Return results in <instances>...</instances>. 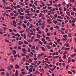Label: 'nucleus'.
Instances as JSON below:
<instances>
[{"mask_svg":"<svg viewBox=\"0 0 76 76\" xmlns=\"http://www.w3.org/2000/svg\"><path fill=\"white\" fill-rule=\"evenodd\" d=\"M22 50L23 52V54H26V52H27V50H26L25 48H23L22 49Z\"/></svg>","mask_w":76,"mask_h":76,"instance_id":"1","label":"nucleus"},{"mask_svg":"<svg viewBox=\"0 0 76 76\" xmlns=\"http://www.w3.org/2000/svg\"><path fill=\"white\" fill-rule=\"evenodd\" d=\"M64 45L66 47H69L70 46V44L69 43H66Z\"/></svg>","mask_w":76,"mask_h":76,"instance_id":"2","label":"nucleus"},{"mask_svg":"<svg viewBox=\"0 0 76 76\" xmlns=\"http://www.w3.org/2000/svg\"><path fill=\"white\" fill-rule=\"evenodd\" d=\"M39 18H41V17H43V16H44V15L43 14L40 13L39 14Z\"/></svg>","mask_w":76,"mask_h":76,"instance_id":"3","label":"nucleus"},{"mask_svg":"<svg viewBox=\"0 0 76 76\" xmlns=\"http://www.w3.org/2000/svg\"><path fill=\"white\" fill-rule=\"evenodd\" d=\"M12 22L14 24L13 26L15 27H16V22H15V21L13 20L12 21Z\"/></svg>","mask_w":76,"mask_h":76,"instance_id":"4","label":"nucleus"},{"mask_svg":"<svg viewBox=\"0 0 76 76\" xmlns=\"http://www.w3.org/2000/svg\"><path fill=\"white\" fill-rule=\"evenodd\" d=\"M75 56H76V53H74V54L73 55H70V57H72V58H73Z\"/></svg>","mask_w":76,"mask_h":76,"instance_id":"5","label":"nucleus"},{"mask_svg":"<svg viewBox=\"0 0 76 76\" xmlns=\"http://www.w3.org/2000/svg\"><path fill=\"white\" fill-rule=\"evenodd\" d=\"M12 53L13 55H15L16 54V51L15 50H12Z\"/></svg>","mask_w":76,"mask_h":76,"instance_id":"6","label":"nucleus"},{"mask_svg":"<svg viewBox=\"0 0 76 76\" xmlns=\"http://www.w3.org/2000/svg\"><path fill=\"white\" fill-rule=\"evenodd\" d=\"M47 22L48 23H49V24H51V22H50V20L49 19H47Z\"/></svg>","mask_w":76,"mask_h":76,"instance_id":"7","label":"nucleus"},{"mask_svg":"<svg viewBox=\"0 0 76 76\" xmlns=\"http://www.w3.org/2000/svg\"><path fill=\"white\" fill-rule=\"evenodd\" d=\"M53 23H54L55 24H56V23H57V22L56 20H54L53 21Z\"/></svg>","mask_w":76,"mask_h":76,"instance_id":"8","label":"nucleus"},{"mask_svg":"<svg viewBox=\"0 0 76 76\" xmlns=\"http://www.w3.org/2000/svg\"><path fill=\"white\" fill-rule=\"evenodd\" d=\"M19 66L17 64L15 65V69H19Z\"/></svg>","mask_w":76,"mask_h":76,"instance_id":"9","label":"nucleus"},{"mask_svg":"<svg viewBox=\"0 0 76 76\" xmlns=\"http://www.w3.org/2000/svg\"><path fill=\"white\" fill-rule=\"evenodd\" d=\"M20 19H21V20H22V19H23V16L22 15H21L20 16Z\"/></svg>","mask_w":76,"mask_h":76,"instance_id":"10","label":"nucleus"},{"mask_svg":"<svg viewBox=\"0 0 76 76\" xmlns=\"http://www.w3.org/2000/svg\"><path fill=\"white\" fill-rule=\"evenodd\" d=\"M39 39H36L34 40V42H37V41H39Z\"/></svg>","mask_w":76,"mask_h":76,"instance_id":"11","label":"nucleus"},{"mask_svg":"<svg viewBox=\"0 0 76 76\" xmlns=\"http://www.w3.org/2000/svg\"><path fill=\"white\" fill-rule=\"evenodd\" d=\"M58 18H59V19H63V18L61 17V16L60 15H58Z\"/></svg>","mask_w":76,"mask_h":76,"instance_id":"12","label":"nucleus"},{"mask_svg":"<svg viewBox=\"0 0 76 76\" xmlns=\"http://www.w3.org/2000/svg\"><path fill=\"white\" fill-rule=\"evenodd\" d=\"M63 37H64V38H67V34H65L63 35Z\"/></svg>","mask_w":76,"mask_h":76,"instance_id":"13","label":"nucleus"},{"mask_svg":"<svg viewBox=\"0 0 76 76\" xmlns=\"http://www.w3.org/2000/svg\"><path fill=\"white\" fill-rule=\"evenodd\" d=\"M54 28H56V29H59L60 27L58 26H56V27H54Z\"/></svg>","mask_w":76,"mask_h":76,"instance_id":"14","label":"nucleus"},{"mask_svg":"<svg viewBox=\"0 0 76 76\" xmlns=\"http://www.w3.org/2000/svg\"><path fill=\"white\" fill-rule=\"evenodd\" d=\"M57 21H59V22H61L63 21L62 20H60L59 19H57Z\"/></svg>","mask_w":76,"mask_h":76,"instance_id":"15","label":"nucleus"},{"mask_svg":"<svg viewBox=\"0 0 76 76\" xmlns=\"http://www.w3.org/2000/svg\"><path fill=\"white\" fill-rule=\"evenodd\" d=\"M41 48L43 51H45V48L44 47H42Z\"/></svg>","mask_w":76,"mask_h":76,"instance_id":"16","label":"nucleus"},{"mask_svg":"<svg viewBox=\"0 0 76 76\" xmlns=\"http://www.w3.org/2000/svg\"><path fill=\"white\" fill-rule=\"evenodd\" d=\"M32 7H33V8H34V9H36V7H35V4H33L32 5Z\"/></svg>","mask_w":76,"mask_h":76,"instance_id":"17","label":"nucleus"},{"mask_svg":"<svg viewBox=\"0 0 76 76\" xmlns=\"http://www.w3.org/2000/svg\"><path fill=\"white\" fill-rule=\"evenodd\" d=\"M18 13H19V15H24V13H22L20 12H19Z\"/></svg>","mask_w":76,"mask_h":76,"instance_id":"18","label":"nucleus"},{"mask_svg":"<svg viewBox=\"0 0 76 76\" xmlns=\"http://www.w3.org/2000/svg\"><path fill=\"white\" fill-rule=\"evenodd\" d=\"M70 50V48H66L64 49V50Z\"/></svg>","mask_w":76,"mask_h":76,"instance_id":"19","label":"nucleus"},{"mask_svg":"<svg viewBox=\"0 0 76 76\" xmlns=\"http://www.w3.org/2000/svg\"><path fill=\"white\" fill-rule=\"evenodd\" d=\"M70 2H73V3H75V1L74 0H69Z\"/></svg>","mask_w":76,"mask_h":76,"instance_id":"20","label":"nucleus"},{"mask_svg":"<svg viewBox=\"0 0 76 76\" xmlns=\"http://www.w3.org/2000/svg\"><path fill=\"white\" fill-rule=\"evenodd\" d=\"M68 36L70 37H72V34H71V33L69 34H68Z\"/></svg>","mask_w":76,"mask_h":76,"instance_id":"21","label":"nucleus"},{"mask_svg":"<svg viewBox=\"0 0 76 76\" xmlns=\"http://www.w3.org/2000/svg\"><path fill=\"white\" fill-rule=\"evenodd\" d=\"M16 7L17 8V9H19V8H20L21 7L19 5H17L16 6Z\"/></svg>","mask_w":76,"mask_h":76,"instance_id":"22","label":"nucleus"},{"mask_svg":"<svg viewBox=\"0 0 76 76\" xmlns=\"http://www.w3.org/2000/svg\"><path fill=\"white\" fill-rule=\"evenodd\" d=\"M46 47L48 48V49H51V47L49 46H46Z\"/></svg>","mask_w":76,"mask_h":76,"instance_id":"23","label":"nucleus"},{"mask_svg":"<svg viewBox=\"0 0 76 76\" xmlns=\"http://www.w3.org/2000/svg\"><path fill=\"white\" fill-rule=\"evenodd\" d=\"M24 43H25L26 44H28V42L24 40Z\"/></svg>","mask_w":76,"mask_h":76,"instance_id":"24","label":"nucleus"},{"mask_svg":"<svg viewBox=\"0 0 76 76\" xmlns=\"http://www.w3.org/2000/svg\"><path fill=\"white\" fill-rule=\"evenodd\" d=\"M68 73L69 74H70V75H72V72L70 71H68Z\"/></svg>","mask_w":76,"mask_h":76,"instance_id":"25","label":"nucleus"},{"mask_svg":"<svg viewBox=\"0 0 76 76\" xmlns=\"http://www.w3.org/2000/svg\"><path fill=\"white\" fill-rule=\"evenodd\" d=\"M47 35L48 36H50L51 35V33H47Z\"/></svg>","mask_w":76,"mask_h":76,"instance_id":"26","label":"nucleus"},{"mask_svg":"<svg viewBox=\"0 0 76 76\" xmlns=\"http://www.w3.org/2000/svg\"><path fill=\"white\" fill-rule=\"evenodd\" d=\"M42 42H44V41H45V39L44 38H42Z\"/></svg>","mask_w":76,"mask_h":76,"instance_id":"27","label":"nucleus"},{"mask_svg":"<svg viewBox=\"0 0 76 76\" xmlns=\"http://www.w3.org/2000/svg\"><path fill=\"white\" fill-rule=\"evenodd\" d=\"M36 30L37 31H39V27H38L37 28Z\"/></svg>","mask_w":76,"mask_h":76,"instance_id":"28","label":"nucleus"},{"mask_svg":"<svg viewBox=\"0 0 76 76\" xmlns=\"http://www.w3.org/2000/svg\"><path fill=\"white\" fill-rule=\"evenodd\" d=\"M24 39H26V34H24Z\"/></svg>","mask_w":76,"mask_h":76,"instance_id":"29","label":"nucleus"},{"mask_svg":"<svg viewBox=\"0 0 76 76\" xmlns=\"http://www.w3.org/2000/svg\"><path fill=\"white\" fill-rule=\"evenodd\" d=\"M37 37H38V38H40V37H41V36L39 34H37Z\"/></svg>","mask_w":76,"mask_h":76,"instance_id":"30","label":"nucleus"},{"mask_svg":"<svg viewBox=\"0 0 76 76\" xmlns=\"http://www.w3.org/2000/svg\"><path fill=\"white\" fill-rule=\"evenodd\" d=\"M10 15H11V16H13V15H14V13H13V12H12L10 13Z\"/></svg>","mask_w":76,"mask_h":76,"instance_id":"31","label":"nucleus"},{"mask_svg":"<svg viewBox=\"0 0 76 76\" xmlns=\"http://www.w3.org/2000/svg\"><path fill=\"white\" fill-rule=\"evenodd\" d=\"M38 43H39V44H41V45H42V42L41 41H39L38 42Z\"/></svg>","mask_w":76,"mask_h":76,"instance_id":"32","label":"nucleus"},{"mask_svg":"<svg viewBox=\"0 0 76 76\" xmlns=\"http://www.w3.org/2000/svg\"><path fill=\"white\" fill-rule=\"evenodd\" d=\"M29 71L31 72H32V68H30L29 69Z\"/></svg>","mask_w":76,"mask_h":76,"instance_id":"33","label":"nucleus"},{"mask_svg":"<svg viewBox=\"0 0 76 76\" xmlns=\"http://www.w3.org/2000/svg\"><path fill=\"white\" fill-rule=\"evenodd\" d=\"M53 5L55 6V7H57V4H55Z\"/></svg>","mask_w":76,"mask_h":76,"instance_id":"34","label":"nucleus"},{"mask_svg":"<svg viewBox=\"0 0 76 76\" xmlns=\"http://www.w3.org/2000/svg\"><path fill=\"white\" fill-rule=\"evenodd\" d=\"M67 8H66L64 7V11L65 12H66V11L67 10Z\"/></svg>","mask_w":76,"mask_h":76,"instance_id":"35","label":"nucleus"},{"mask_svg":"<svg viewBox=\"0 0 76 76\" xmlns=\"http://www.w3.org/2000/svg\"><path fill=\"white\" fill-rule=\"evenodd\" d=\"M9 30L10 32H13V30L10 29H9Z\"/></svg>","mask_w":76,"mask_h":76,"instance_id":"36","label":"nucleus"},{"mask_svg":"<svg viewBox=\"0 0 76 76\" xmlns=\"http://www.w3.org/2000/svg\"><path fill=\"white\" fill-rule=\"evenodd\" d=\"M29 55H28L26 56V58H28H28H29Z\"/></svg>","mask_w":76,"mask_h":76,"instance_id":"37","label":"nucleus"},{"mask_svg":"<svg viewBox=\"0 0 76 76\" xmlns=\"http://www.w3.org/2000/svg\"><path fill=\"white\" fill-rule=\"evenodd\" d=\"M23 27L24 28H26V25H25L23 23Z\"/></svg>","mask_w":76,"mask_h":76,"instance_id":"38","label":"nucleus"},{"mask_svg":"<svg viewBox=\"0 0 76 76\" xmlns=\"http://www.w3.org/2000/svg\"><path fill=\"white\" fill-rule=\"evenodd\" d=\"M62 4L63 5V6H65V5H66V3H65V2H64L62 3Z\"/></svg>","mask_w":76,"mask_h":76,"instance_id":"39","label":"nucleus"},{"mask_svg":"<svg viewBox=\"0 0 76 76\" xmlns=\"http://www.w3.org/2000/svg\"><path fill=\"white\" fill-rule=\"evenodd\" d=\"M58 15L57 14V13H56L55 15H54V16L55 17V18H57V17Z\"/></svg>","mask_w":76,"mask_h":76,"instance_id":"40","label":"nucleus"},{"mask_svg":"<svg viewBox=\"0 0 76 76\" xmlns=\"http://www.w3.org/2000/svg\"><path fill=\"white\" fill-rule=\"evenodd\" d=\"M38 23H41L42 22V20H39L37 21Z\"/></svg>","mask_w":76,"mask_h":76,"instance_id":"41","label":"nucleus"},{"mask_svg":"<svg viewBox=\"0 0 76 76\" xmlns=\"http://www.w3.org/2000/svg\"><path fill=\"white\" fill-rule=\"evenodd\" d=\"M61 34H62V35H64V34H65L64 33V32H63V31H61Z\"/></svg>","mask_w":76,"mask_h":76,"instance_id":"42","label":"nucleus"},{"mask_svg":"<svg viewBox=\"0 0 76 76\" xmlns=\"http://www.w3.org/2000/svg\"><path fill=\"white\" fill-rule=\"evenodd\" d=\"M23 42H21L20 43H19L18 44V45H21L22 44H23Z\"/></svg>","mask_w":76,"mask_h":76,"instance_id":"43","label":"nucleus"},{"mask_svg":"<svg viewBox=\"0 0 76 76\" xmlns=\"http://www.w3.org/2000/svg\"><path fill=\"white\" fill-rule=\"evenodd\" d=\"M47 43V41H44V42H43L44 44L45 45V44H46Z\"/></svg>","mask_w":76,"mask_h":76,"instance_id":"44","label":"nucleus"},{"mask_svg":"<svg viewBox=\"0 0 76 76\" xmlns=\"http://www.w3.org/2000/svg\"><path fill=\"white\" fill-rule=\"evenodd\" d=\"M5 41L6 42H9V41L8 40H7V39H5Z\"/></svg>","mask_w":76,"mask_h":76,"instance_id":"45","label":"nucleus"},{"mask_svg":"<svg viewBox=\"0 0 76 76\" xmlns=\"http://www.w3.org/2000/svg\"><path fill=\"white\" fill-rule=\"evenodd\" d=\"M32 26H33V25H31L29 26V28H32Z\"/></svg>","mask_w":76,"mask_h":76,"instance_id":"46","label":"nucleus"},{"mask_svg":"<svg viewBox=\"0 0 76 76\" xmlns=\"http://www.w3.org/2000/svg\"><path fill=\"white\" fill-rule=\"evenodd\" d=\"M0 71H1V72L2 71H5V70L4 69H1L0 70Z\"/></svg>","mask_w":76,"mask_h":76,"instance_id":"47","label":"nucleus"},{"mask_svg":"<svg viewBox=\"0 0 76 76\" xmlns=\"http://www.w3.org/2000/svg\"><path fill=\"white\" fill-rule=\"evenodd\" d=\"M47 57V58H51L52 57V56H48Z\"/></svg>","mask_w":76,"mask_h":76,"instance_id":"48","label":"nucleus"},{"mask_svg":"<svg viewBox=\"0 0 76 76\" xmlns=\"http://www.w3.org/2000/svg\"><path fill=\"white\" fill-rule=\"evenodd\" d=\"M2 28L4 29V31H6V27H2Z\"/></svg>","mask_w":76,"mask_h":76,"instance_id":"49","label":"nucleus"},{"mask_svg":"<svg viewBox=\"0 0 76 76\" xmlns=\"http://www.w3.org/2000/svg\"><path fill=\"white\" fill-rule=\"evenodd\" d=\"M50 6H51V5H52V0H50Z\"/></svg>","mask_w":76,"mask_h":76,"instance_id":"50","label":"nucleus"},{"mask_svg":"<svg viewBox=\"0 0 76 76\" xmlns=\"http://www.w3.org/2000/svg\"><path fill=\"white\" fill-rule=\"evenodd\" d=\"M72 62H75V60L74 59H73L72 60Z\"/></svg>","mask_w":76,"mask_h":76,"instance_id":"51","label":"nucleus"},{"mask_svg":"<svg viewBox=\"0 0 76 76\" xmlns=\"http://www.w3.org/2000/svg\"><path fill=\"white\" fill-rule=\"evenodd\" d=\"M30 18V17H28V16H26V19H29Z\"/></svg>","mask_w":76,"mask_h":76,"instance_id":"52","label":"nucleus"},{"mask_svg":"<svg viewBox=\"0 0 76 76\" xmlns=\"http://www.w3.org/2000/svg\"><path fill=\"white\" fill-rule=\"evenodd\" d=\"M72 10L74 11H75L76 10V9L75 8H73Z\"/></svg>","mask_w":76,"mask_h":76,"instance_id":"53","label":"nucleus"},{"mask_svg":"<svg viewBox=\"0 0 76 76\" xmlns=\"http://www.w3.org/2000/svg\"><path fill=\"white\" fill-rule=\"evenodd\" d=\"M25 5H28V2H27V1H25Z\"/></svg>","mask_w":76,"mask_h":76,"instance_id":"54","label":"nucleus"},{"mask_svg":"<svg viewBox=\"0 0 76 76\" xmlns=\"http://www.w3.org/2000/svg\"><path fill=\"white\" fill-rule=\"evenodd\" d=\"M26 69H27V70L29 69L28 68V66H26Z\"/></svg>","mask_w":76,"mask_h":76,"instance_id":"55","label":"nucleus"},{"mask_svg":"<svg viewBox=\"0 0 76 76\" xmlns=\"http://www.w3.org/2000/svg\"><path fill=\"white\" fill-rule=\"evenodd\" d=\"M63 58H64V59H65L66 58V55H64L63 57Z\"/></svg>","mask_w":76,"mask_h":76,"instance_id":"56","label":"nucleus"},{"mask_svg":"<svg viewBox=\"0 0 76 76\" xmlns=\"http://www.w3.org/2000/svg\"><path fill=\"white\" fill-rule=\"evenodd\" d=\"M28 53H29V52H30V48H28Z\"/></svg>","mask_w":76,"mask_h":76,"instance_id":"57","label":"nucleus"},{"mask_svg":"<svg viewBox=\"0 0 76 76\" xmlns=\"http://www.w3.org/2000/svg\"><path fill=\"white\" fill-rule=\"evenodd\" d=\"M66 54H67V51H65L64 53L63 54V55H65Z\"/></svg>","mask_w":76,"mask_h":76,"instance_id":"58","label":"nucleus"},{"mask_svg":"<svg viewBox=\"0 0 76 76\" xmlns=\"http://www.w3.org/2000/svg\"><path fill=\"white\" fill-rule=\"evenodd\" d=\"M48 10H45L43 11V12H48Z\"/></svg>","mask_w":76,"mask_h":76,"instance_id":"59","label":"nucleus"},{"mask_svg":"<svg viewBox=\"0 0 76 76\" xmlns=\"http://www.w3.org/2000/svg\"><path fill=\"white\" fill-rule=\"evenodd\" d=\"M18 50H21V47H20V46H18Z\"/></svg>","mask_w":76,"mask_h":76,"instance_id":"60","label":"nucleus"},{"mask_svg":"<svg viewBox=\"0 0 76 76\" xmlns=\"http://www.w3.org/2000/svg\"><path fill=\"white\" fill-rule=\"evenodd\" d=\"M59 62H62L63 61V59H60L59 60Z\"/></svg>","mask_w":76,"mask_h":76,"instance_id":"61","label":"nucleus"},{"mask_svg":"<svg viewBox=\"0 0 76 76\" xmlns=\"http://www.w3.org/2000/svg\"><path fill=\"white\" fill-rule=\"evenodd\" d=\"M55 53H56L55 55H58V53L57 52H55Z\"/></svg>","mask_w":76,"mask_h":76,"instance_id":"62","label":"nucleus"},{"mask_svg":"<svg viewBox=\"0 0 76 76\" xmlns=\"http://www.w3.org/2000/svg\"><path fill=\"white\" fill-rule=\"evenodd\" d=\"M72 26H75V24L73 23L72 24Z\"/></svg>","mask_w":76,"mask_h":76,"instance_id":"63","label":"nucleus"},{"mask_svg":"<svg viewBox=\"0 0 76 76\" xmlns=\"http://www.w3.org/2000/svg\"><path fill=\"white\" fill-rule=\"evenodd\" d=\"M18 12H19H19H20V9H18Z\"/></svg>","mask_w":76,"mask_h":76,"instance_id":"64","label":"nucleus"}]
</instances>
